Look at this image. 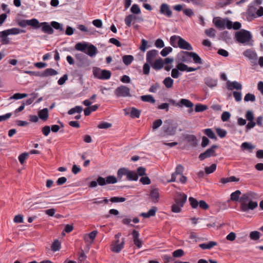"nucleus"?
I'll return each mask as SVG.
<instances>
[{
    "instance_id": "bb28decb",
    "label": "nucleus",
    "mask_w": 263,
    "mask_h": 263,
    "mask_svg": "<svg viewBox=\"0 0 263 263\" xmlns=\"http://www.w3.org/2000/svg\"><path fill=\"white\" fill-rule=\"evenodd\" d=\"M58 74V72L52 68H47L42 72V77H47L48 76H55Z\"/></svg>"
},
{
    "instance_id": "cd10ccee",
    "label": "nucleus",
    "mask_w": 263,
    "mask_h": 263,
    "mask_svg": "<svg viewBox=\"0 0 263 263\" xmlns=\"http://www.w3.org/2000/svg\"><path fill=\"white\" fill-rule=\"evenodd\" d=\"M128 169L125 167H122L119 168L117 171V178L119 181L121 180L123 176L127 177V174L128 172Z\"/></svg>"
},
{
    "instance_id": "4c0bfd02",
    "label": "nucleus",
    "mask_w": 263,
    "mask_h": 263,
    "mask_svg": "<svg viewBox=\"0 0 263 263\" xmlns=\"http://www.w3.org/2000/svg\"><path fill=\"white\" fill-rule=\"evenodd\" d=\"M204 133L210 139L216 140L217 139L214 132L211 128H206L204 130Z\"/></svg>"
},
{
    "instance_id": "338daca9",
    "label": "nucleus",
    "mask_w": 263,
    "mask_h": 263,
    "mask_svg": "<svg viewBox=\"0 0 263 263\" xmlns=\"http://www.w3.org/2000/svg\"><path fill=\"white\" fill-rule=\"evenodd\" d=\"M150 65L148 63L146 62L143 65V73L145 75H148L150 71Z\"/></svg>"
},
{
    "instance_id": "2f4dec72",
    "label": "nucleus",
    "mask_w": 263,
    "mask_h": 263,
    "mask_svg": "<svg viewBox=\"0 0 263 263\" xmlns=\"http://www.w3.org/2000/svg\"><path fill=\"white\" fill-rule=\"evenodd\" d=\"M88 44L87 43H78L75 45V49L78 51L85 52Z\"/></svg>"
},
{
    "instance_id": "6ab92c4d",
    "label": "nucleus",
    "mask_w": 263,
    "mask_h": 263,
    "mask_svg": "<svg viewBox=\"0 0 263 263\" xmlns=\"http://www.w3.org/2000/svg\"><path fill=\"white\" fill-rule=\"evenodd\" d=\"M185 140L193 147H195L197 145V140L196 137L193 135H186L184 137Z\"/></svg>"
},
{
    "instance_id": "4468645a",
    "label": "nucleus",
    "mask_w": 263,
    "mask_h": 263,
    "mask_svg": "<svg viewBox=\"0 0 263 263\" xmlns=\"http://www.w3.org/2000/svg\"><path fill=\"white\" fill-rule=\"evenodd\" d=\"M99 184L100 186H103L106 185L105 178L99 176L97 179V181H92L89 183V187L91 188L95 187Z\"/></svg>"
},
{
    "instance_id": "c85d7f7f",
    "label": "nucleus",
    "mask_w": 263,
    "mask_h": 263,
    "mask_svg": "<svg viewBox=\"0 0 263 263\" xmlns=\"http://www.w3.org/2000/svg\"><path fill=\"white\" fill-rule=\"evenodd\" d=\"M8 34L6 30L0 32V37L1 38V42L3 44H9V40L7 37Z\"/></svg>"
},
{
    "instance_id": "de8ad7c7",
    "label": "nucleus",
    "mask_w": 263,
    "mask_h": 263,
    "mask_svg": "<svg viewBox=\"0 0 263 263\" xmlns=\"http://www.w3.org/2000/svg\"><path fill=\"white\" fill-rule=\"evenodd\" d=\"M118 179L114 176H108L105 178L106 184H114L117 182Z\"/></svg>"
},
{
    "instance_id": "a878e982",
    "label": "nucleus",
    "mask_w": 263,
    "mask_h": 263,
    "mask_svg": "<svg viewBox=\"0 0 263 263\" xmlns=\"http://www.w3.org/2000/svg\"><path fill=\"white\" fill-rule=\"evenodd\" d=\"M150 196L154 203L158 202L159 199L158 190L156 189L152 190L150 192Z\"/></svg>"
},
{
    "instance_id": "6e6552de",
    "label": "nucleus",
    "mask_w": 263,
    "mask_h": 263,
    "mask_svg": "<svg viewBox=\"0 0 263 263\" xmlns=\"http://www.w3.org/2000/svg\"><path fill=\"white\" fill-rule=\"evenodd\" d=\"M178 46L180 48L182 49H185L187 50H192L193 49L191 44L181 37H179V40L178 41Z\"/></svg>"
},
{
    "instance_id": "a211bd4d",
    "label": "nucleus",
    "mask_w": 263,
    "mask_h": 263,
    "mask_svg": "<svg viewBox=\"0 0 263 263\" xmlns=\"http://www.w3.org/2000/svg\"><path fill=\"white\" fill-rule=\"evenodd\" d=\"M87 51L85 53L90 57H94L98 52L97 47L92 44H89L86 48Z\"/></svg>"
},
{
    "instance_id": "f704fd0d",
    "label": "nucleus",
    "mask_w": 263,
    "mask_h": 263,
    "mask_svg": "<svg viewBox=\"0 0 263 263\" xmlns=\"http://www.w3.org/2000/svg\"><path fill=\"white\" fill-rule=\"evenodd\" d=\"M6 31L7 32L8 35H15L17 34L20 33H25L26 31L24 30H21L18 28H13L11 29H9L7 30H6Z\"/></svg>"
},
{
    "instance_id": "39448f33",
    "label": "nucleus",
    "mask_w": 263,
    "mask_h": 263,
    "mask_svg": "<svg viewBox=\"0 0 263 263\" xmlns=\"http://www.w3.org/2000/svg\"><path fill=\"white\" fill-rule=\"evenodd\" d=\"M115 94L117 97H126L131 96L130 89L124 85L117 87L115 90Z\"/></svg>"
},
{
    "instance_id": "774afa93",
    "label": "nucleus",
    "mask_w": 263,
    "mask_h": 263,
    "mask_svg": "<svg viewBox=\"0 0 263 263\" xmlns=\"http://www.w3.org/2000/svg\"><path fill=\"white\" fill-rule=\"evenodd\" d=\"M245 117L248 121H254V116L253 113L251 110H247L245 115Z\"/></svg>"
},
{
    "instance_id": "c03bdc74",
    "label": "nucleus",
    "mask_w": 263,
    "mask_h": 263,
    "mask_svg": "<svg viewBox=\"0 0 263 263\" xmlns=\"http://www.w3.org/2000/svg\"><path fill=\"white\" fill-rule=\"evenodd\" d=\"M28 25L31 26L34 28H39L40 27V23L36 18L28 20Z\"/></svg>"
},
{
    "instance_id": "8fccbe9b",
    "label": "nucleus",
    "mask_w": 263,
    "mask_h": 263,
    "mask_svg": "<svg viewBox=\"0 0 263 263\" xmlns=\"http://www.w3.org/2000/svg\"><path fill=\"white\" fill-rule=\"evenodd\" d=\"M97 234L98 231L97 230H94L88 234L85 235L84 237V239L85 240L87 241V238L89 237L90 239L92 240V241H93L96 238Z\"/></svg>"
},
{
    "instance_id": "72a5a7b5",
    "label": "nucleus",
    "mask_w": 263,
    "mask_h": 263,
    "mask_svg": "<svg viewBox=\"0 0 263 263\" xmlns=\"http://www.w3.org/2000/svg\"><path fill=\"white\" fill-rule=\"evenodd\" d=\"M241 194V193L239 190H236L231 194L230 200L233 201H238Z\"/></svg>"
},
{
    "instance_id": "2eb2a0df",
    "label": "nucleus",
    "mask_w": 263,
    "mask_h": 263,
    "mask_svg": "<svg viewBox=\"0 0 263 263\" xmlns=\"http://www.w3.org/2000/svg\"><path fill=\"white\" fill-rule=\"evenodd\" d=\"M243 54L248 58L250 60H251L253 62H256L257 60V53L251 49H247L245 50L243 52Z\"/></svg>"
},
{
    "instance_id": "6e6d98bb",
    "label": "nucleus",
    "mask_w": 263,
    "mask_h": 263,
    "mask_svg": "<svg viewBox=\"0 0 263 263\" xmlns=\"http://www.w3.org/2000/svg\"><path fill=\"white\" fill-rule=\"evenodd\" d=\"M189 201L192 208L196 209L198 207L199 202L195 198L190 197L189 198Z\"/></svg>"
},
{
    "instance_id": "b1692460",
    "label": "nucleus",
    "mask_w": 263,
    "mask_h": 263,
    "mask_svg": "<svg viewBox=\"0 0 263 263\" xmlns=\"http://www.w3.org/2000/svg\"><path fill=\"white\" fill-rule=\"evenodd\" d=\"M189 53H191V52L181 51L179 54L180 61L183 62H189L190 61L191 54H189Z\"/></svg>"
},
{
    "instance_id": "3c124183",
    "label": "nucleus",
    "mask_w": 263,
    "mask_h": 263,
    "mask_svg": "<svg viewBox=\"0 0 263 263\" xmlns=\"http://www.w3.org/2000/svg\"><path fill=\"white\" fill-rule=\"evenodd\" d=\"M208 109V106L201 104H197L195 105V111L197 112H202Z\"/></svg>"
},
{
    "instance_id": "423d86ee",
    "label": "nucleus",
    "mask_w": 263,
    "mask_h": 263,
    "mask_svg": "<svg viewBox=\"0 0 263 263\" xmlns=\"http://www.w3.org/2000/svg\"><path fill=\"white\" fill-rule=\"evenodd\" d=\"M174 199L175 203L180 204L181 206H184L186 202L187 195L183 193L177 192Z\"/></svg>"
},
{
    "instance_id": "0e129e2a",
    "label": "nucleus",
    "mask_w": 263,
    "mask_h": 263,
    "mask_svg": "<svg viewBox=\"0 0 263 263\" xmlns=\"http://www.w3.org/2000/svg\"><path fill=\"white\" fill-rule=\"evenodd\" d=\"M205 33L208 36L210 37L214 38L215 37V30L213 28L206 29Z\"/></svg>"
},
{
    "instance_id": "f03ea898",
    "label": "nucleus",
    "mask_w": 263,
    "mask_h": 263,
    "mask_svg": "<svg viewBox=\"0 0 263 263\" xmlns=\"http://www.w3.org/2000/svg\"><path fill=\"white\" fill-rule=\"evenodd\" d=\"M252 36L250 31L244 29L236 32L235 33V38L238 42L242 44L246 43L250 41Z\"/></svg>"
},
{
    "instance_id": "09e8293b",
    "label": "nucleus",
    "mask_w": 263,
    "mask_h": 263,
    "mask_svg": "<svg viewBox=\"0 0 263 263\" xmlns=\"http://www.w3.org/2000/svg\"><path fill=\"white\" fill-rule=\"evenodd\" d=\"M51 25L52 28H54L55 29L59 30L60 31H63L64 28L63 27V25L60 24L57 22L52 21L51 23Z\"/></svg>"
},
{
    "instance_id": "9b49d317",
    "label": "nucleus",
    "mask_w": 263,
    "mask_h": 263,
    "mask_svg": "<svg viewBox=\"0 0 263 263\" xmlns=\"http://www.w3.org/2000/svg\"><path fill=\"white\" fill-rule=\"evenodd\" d=\"M185 106L189 108V111L191 112L193 111V107L194 104L189 100L186 99H181L179 101V107Z\"/></svg>"
},
{
    "instance_id": "412c9836",
    "label": "nucleus",
    "mask_w": 263,
    "mask_h": 263,
    "mask_svg": "<svg viewBox=\"0 0 263 263\" xmlns=\"http://www.w3.org/2000/svg\"><path fill=\"white\" fill-rule=\"evenodd\" d=\"M227 87L229 90H233V89L241 90L242 89V85L240 83L236 81H233L232 82L228 81Z\"/></svg>"
},
{
    "instance_id": "a18cd8bd",
    "label": "nucleus",
    "mask_w": 263,
    "mask_h": 263,
    "mask_svg": "<svg viewBox=\"0 0 263 263\" xmlns=\"http://www.w3.org/2000/svg\"><path fill=\"white\" fill-rule=\"evenodd\" d=\"M189 54H191V58H193V61L195 63L200 64H202V60L196 53L191 52V53H189Z\"/></svg>"
},
{
    "instance_id": "20e7f679",
    "label": "nucleus",
    "mask_w": 263,
    "mask_h": 263,
    "mask_svg": "<svg viewBox=\"0 0 263 263\" xmlns=\"http://www.w3.org/2000/svg\"><path fill=\"white\" fill-rule=\"evenodd\" d=\"M217 148H218V145H217L214 144L212 145L209 148L199 155V159L200 160L202 161L207 158L216 156L215 149Z\"/></svg>"
},
{
    "instance_id": "aec40b11",
    "label": "nucleus",
    "mask_w": 263,
    "mask_h": 263,
    "mask_svg": "<svg viewBox=\"0 0 263 263\" xmlns=\"http://www.w3.org/2000/svg\"><path fill=\"white\" fill-rule=\"evenodd\" d=\"M124 240L125 238H123L122 239V241L119 244H113L111 247V250L115 253L120 252L124 247L125 243Z\"/></svg>"
},
{
    "instance_id": "37998d69",
    "label": "nucleus",
    "mask_w": 263,
    "mask_h": 263,
    "mask_svg": "<svg viewBox=\"0 0 263 263\" xmlns=\"http://www.w3.org/2000/svg\"><path fill=\"white\" fill-rule=\"evenodd\" d=\"M83 110V107L81 106H76L73 108H71L68 110V114L69 115H73L75 113L80 114Z\"/></svg>"
},
{
    "instance_id": "58836bf2",
    "label": "nucleus",
    "mask_w": 263,
    "mask_h": 263,
    "mask_svg": "<svg viewBox=\"0 0 263 263\" xmlns=\"http://www.w3.org/2000/svg\"><path fill=\"white\" fill-rule=\"evenodd\" d=\"M141 99L143 102H149L151 103H155V100L154 97L150 95H143L141 96Z\"/></svg>"
},
{
    "instance_id": "a19ab883",
    "label": "nucleus",
    "mask_w": 263,
    "mask_h": 263,
    "mask_svg": "<svg viewBox=\"0 0 263 263\" xmlns=\"http://www.w3.org/2000/svg\"><path fill=\"white\" fill-rule=\"evenodd\" d=\"M239 179L238 178H236L235 176H231L230 177L228 178H222L221 179V182H222L223 184L230 182H238L239 181Z\"/></svg>"
},
{
    "instance_id": "69168bd1",
    "label": "nucleus",
    "mask_w": 263,
    "mask_h": 263,
    "mask_svg": "<svg viewBox=\"0 0 263 263\" xmlns=\"http://www.w3.org/2000/svg\"><path fill=\"white\" fill-rule=\"evenodd\" d=\"M249 200V196L248 193L243 194L240 197L239 202H240V205L243 204H246V202Z\"/></svg>"
},
{
    "instance_id": "e433bc0d",
    "label": "nucleus",
    "mask_w": 263,
    "mask_h": 263,
    "mask_svg": "<svg viewBox=\"0 0 263 263\" xmlns=\"http://www.w3.org/2000/svg\"><path fill=\"white\" fill-rule=\"evenodd\" d=\"M134 59V57L132 55H125L122 57L123 62L126 65H130Z\"/></svg>"
},
{
    "instance_id": "1a4fd4ad",
    "label": "nucleus",
    "mask_w": 263,
    "mask_h": 263,
    "mask_svg": "<svg viewBox=\"0 0 263 263\" xmlns=\"http://www.w3.org/2000/svg\"><path fill=\"white\" fill-rule=\"evenodd\" d=\"M257 206V202L256 201H250L248 204H242L240 205V209L243 212H247L249 210H253Z\"/></svg>"
},
{
    "instance_id": "4be33fe9",
    "label": "nucleus",
    "mask_w": 263,
    "mask_h": 263,
    "mask_svg": "<svg viewBox=\"0 0 263 263\" xmlns=\"http://www.w3.org/2000/svg\"><path fill=\"white\" fill-rule=\"evenodd\" d=\"M158 208L156 206H153L147 213H142L140 216L142 217L148 218L151 216H154L156 215Z\"/></svg>"
},
{
    "instance_id": "393cba45",
    "label": "nucleus",
    "mask_w": 263,
    "mask_h": 263,
    "mask_svg": "<svg viewBox=\"0 0 263 263\" xmlns=\"http://www.w3.org/2000/svg\"><path fill=\"white\" fill-rule=\"evenodd\" d=\"M204 83L209 87L213 88L217 85V80L211 77L204 79Z\"/></svg>"
},
{
    "instance_id": "ea45409f",
    "label": "nucleus",
    "mask_w": 263,
    "mask_h": 263,
    "mask_svg": "<svg viewBox=\"0 0 263 263\" xmlns=\"http://www.w3.org/2000/svg\"><path fill=\"white\" fill-rule=\"evenodd\" d=\"M141 112V111L140 110L133 107L131 108L130 116L132 118H138L140 116Z\"/></svg>"
},
{
    "instance_id": "5fc2aeb1",
    "label": "nucleus",
    "mask_w": 263,
    "mask_h": 263,
    "mask_svg": "<svg viewBox=\"0 0 263 263\" xmlns=\"http://www.w3.org/2000/svg\"><path fill=\"white\" fill-rule=\"evenodd\" d=\"M183 206H181L180 204H177L175 202L173 204H172L171 207V210L174 213H179L181 211V208Z\"/></svg>"
},
{
    "instance_id": "79ce46f5",
    "label": "nucleus",
    "mask_w": 263,
    "mask_h": 263,
    "mask_svg": "<svg viewBox=\"0 0 263 263\" xmlns=\"http://www.w3.org/2000/svg\"><path fill=\"white\" fill-rule=\"evenodd\" d=\"M174 80L170 77H167L163 81V83L167 88H171L173 87Z\"/></svg>"
},
{
    "instance_id": "864d4df0",
    "label": "nucleus",
    "mask_w": 263,
    "mask_h": 263,
    "mask_svg": "<svg viewBox=\"0 0 263 263\" xmlns=\"http://www.w3.org/2000/svg\"><path fill=\"white\" fill-rule=\"evenodd\" d=\"M260 234L258 231H252L250 233V238L253 240H257L260 238Z\"/></svg>"
},
{
    "instance_id": "dca6fc26",
    "label": "nucleus",
    "mask_w": 263,
    "mask_h": 263,
    "mask_svg": "<svg viewBox=\"0 0 263 263\" xmlns=\"http://www.w3.org/2000/svg\"><path fill=\"white\" fill-rule=\"evenodd\" d=\"M158 54V51L157 50L153 49L147 51L146 53V62L152 64L154 59Z\"/></svg>"
},
{
    "instance_id": "c756f323",
    "label": "nucleus",
    "mask_w": 263,
    "mask_h": 263,
    "mask_svg": "<svg viewBox=\"0 0 263 263\" xmlns=\"http://www.w3.org/2000/svg\"><path fill=\"white\" fill-rule=\"evenodd\" d=\"M126 179L129 181H137L138 179V174L134 171L128 170Z\"/></svg>"
},
{
    "instance_id": "9d476101",
    "label": "nucleus",
    "mask_w": 263,
    "mask_h": 263,
    "mask_svg": "<svg viewBox=\"0 0 263 263\" xmlns=\"http://www.w3.org/2000/svg\"><path fill=\"white\" fill-rule=\"evenodd\" d=\"M160 12L161 14L165 15L168 17H171L172 15V11L169 6L165 3L160 6Z\"/></svg>"
},
{
    "instance_id": "0eeeda50",
    "label": "nucleus",
    "mask_w": 263,
    "mask_h": 263,
    "mask_svg": "<svg viewBox=\"0 0 263 263\" xmlns=\"http://www.w3.org/2000/svg\"><path fill=\"white\" fill-rule=\"evenodd\" d=\"M75 57L77 60L80 62V63L78 64V67H82L88 64V58L85 54L83 53H78L75 55Z\"/></svg>"
},
{
    "instance_id": "c9c22d12",
    "label": "nucleus",
    "mask_w": 263,
    "mask_h": 263,
    "mask_svg": "<svg viewBox=\"0 0 263 263\" xmlns=\"http://www.w3.org/2000/svg\"><path fill=\"white\" fill-rule=\"evenodd\" d=\"M256 8L254 6H250L247 10L248 15L253 18H256Z\"/></svg>"
},
{
    "instance_id": "7ed1b4c3",
    "label": "nucleus",
    "mask_w": 263,
    "mask_h": 263,
    "mask_svg": "<svg viewBox=\"0 0 263 263\" xmlns=\"http://www.w3.org/2000/svg\"><path fill=\"white\" fill-rule=\"evenodd\" d=\"M93 74L95 78L101 80H107L111 77L110 71L105 69L101 70L98 67L93 69Z\"/></svg>"
},
{
    "instance_id": "680f3d73",
    "label": "nucleus",
    "mask_w": 263,
    "mask_h": 263,
    "mask_svg": "<svg viewBox=\"0 0 263 263\" xmlns=\"http://www.w3.org/2000/svg\"><path fill=\"white\" fill-rule=\"evenodd\" d=\"M112 124L110 123L102 122H101L98 125V127L100 129H107L111 127Z\"/></svg>"
},
{
    "instance_id": "f8f14e48",
    "label": "nucleus",
    "mask_w": 263,
    "mask_h": 263,
    "mask_svg": "<svg viewBox=\"0 0 263 263\" xmlns=\"http://www.w3.org/2000/svg\"><path fill=\"white\" fill-rule=\"evenodd\" d=\"M40 27H41L42 31L44 33L52 34L54 32L51 24L49 25L47 22L41 23Z\"/></svg>"
},
{
    "instance_id": "e2e57ef3",
    "label": "nucleus",
    "mask_w": 263,
    "mask_h": 263,
    "mask_svg": "<svg viewBox=\"0 0 263 263\" xmlns=\"http://www.w3.org/2000/svg\"><path fill=\"white\" fill-rule=\"evenodd\" d=\"M184 251L182 249H178L173 253V256L174 257L178 258L181 257L184 255Z\"/></svg>"
},
{
    "instance_id": "603ef678",
    "label": "nucleus",
    "mask_w": 263,
    "mask_h": 263,
    "mask_svg": "<svg viewBox=\"0 0 263 263\" xmlns=\"http://www.w3.org/2000/svg\"><path fill=\"white\" fill-rule=\"evenodd\" d=\"M135 15L133 14H129L127 15L125 18V23L128 27L131 26V23L132 21H135Z\"/></svg>"
},
{
    "instance_id": "49530a36",
    "label": "nucleus",
    "mask_w": 263,
    "mask_h": 263,
    "mask_svg": "<svg viewBox=\"0 0 263 263\" xmlns=\"http://www.w3.org/2000/svg\"><path fill=\"white\" fill-rule=\"evenodd\" d=\"M61 248V243L58 240H55L52 243L51 249L53 252L59 251Z\"/></svg>"
},
{
    "instance_id": "13d9d810",
    "label": "nucleus",
    "mask_w": 263,
    "mask_h": 263,
    "mask_svg": "<svg viewBox=\"0 0 263 263\" xmlns=\"http://www.w3.org/2000/svg\"><path fill=\"white\" fill-rule=\"evenodd\" d=\"M216 168V164H212L209 167H205V173L206 174H210L211 173H212L214 172Z\"/></svg>"
},
{
    "instance_id": "052dcab7",
    "label": "nucleus",
    "mask_w": 263,
    "mask_h": 263,
    "mask_svg": "<svg viewBox=\"0 0 263 263\" xmlns=\"http://www.w3.org/2000/svg\"><path fill=\"white\" fill-rule=\"evenodd\" d=\"M86 258L87 256L86 255L84 251L83 250H81L78 257L79 262L80 263L84 262L86 260Z\"/></svg>"
},
{
    "instance_id": "f257e3e1",
    "label": "nucleus",
    "mask_w": 263,
    "mask_h": 263,
    "mask_svg": "<svg viewBox=\"0 0 263 263\" xmlns=\"http://www.w3.org/2000/svg\"><path fill=\"white\" fill-rule=\"evenodd\" d=\"M177 126L175 125L173 121L168 119L164 121V124L162 127L163 133L166 136H173L176 133Z\"/></svg>"
},
{
    "instance_id": "5701e85b",
    "label": "nucleus",
    "mask_w": 263,
    "mask_h": 263,
    "mask_svg": "<svg viewBox=\"0 0 263 263\" xmlns=\"http://www.w3.org/2000/svg\"><path fill=\"white\" fill-rule=\"evenodd\" d=\"M151 65L153 69L156 70H159L164 67V63L162 59L160 58L159 59H157L154 63L153 62Z\"/></svg>"
},
{
    "instance_id": "ddd939ff",
    "label": "nucleus",
    "mask_w": 263,
    "mask_h": 263,
    "mask_svg": "<svg viewBox=\"0 0 263 263\" xmlns=\"http://www.w3.org/2000/svg\"><path fill=\"white\" fill-rule=\"evenodd\" d=\"M184 171L183 166L181 164H178L177 165L176 167V170L174 173L172 174L171 179L168 180V182H175L176 179V176L178 175H182L183 174V172Z\"/></svg>"
},
{
    "instance_id": "7c9ffc66",
    "label": "nucleus",
    "mask_w": 263,
    "mask_h": 263,
    "mask_svg": "<svg viewBox=\"0 0 263 263\" xmlns=\"http://www.w3.org/2000/svg\"><path fill=\"white\" fill-rule=\"evenodd\" d=\"M39 118L44 121L47 120L48 118V110L47 108H44L40 110L38 112Z\"/></svg>"
},
{
    "instance_id": "4d7b16f0",
    "label": "nucleus",
    "mask_w": 263,
    "mask_h": 263,
    "mask_svg": "<svg viewBox=\"0 0 263 263\" xmlns=\"http://www.w3.org/2000/svg\"><path fill=\"white\" fill-rule=\"evenodd\" d=\"M173 50V49L171 47H166L164 48L160 52L161 55L165 57H166L168 54H169L170 52H171Z\"/></svg>"
},
{
    "instance_id": "f3484780",
    "label": "nucleus",
    "mask_w": 263,
    "mask_h": 263,
    "mask_svg": "<svg viewBox=\"0 0 263 263\" xmlns=\"http://www.w3.org/2000/svg\"><path fill=\"white\" fill-rule=\"evenodd\" d=\"M132 235L134 244L138 248H140L142 245V241L139 239V233L136 230H133Z\"/></svg>"
},
{
    "instance_id": "bf43d9fd",
    "label": "nucleus",
    "mask_w": 263,
    "mask_h": 263,
    "mask_svg": "<svg viewBox=\"0 0 263 263\" xmlns=\"http://www.w3.org/2000/svg\"><path fill=\"white\" fill-rule=\"evenodd\" d=\"M244 101L245 102H254L255 101V96L254 95L250 93H247L244 98Z\"/></svg>"
},
{
    "instance_id": "473e14b6",
    "label": "nucleus",
    "mask_w": 263,
    "mask_h": 263,
    "mask_svg": "<svg viewBox=\"0 0 263 263\" xmlns=\"http://www.w3.org/2000/svg\"><path fill=\"white\" fill-rule=\"evenodd\" d=\"M213 23L217 28H224L226 27V20H222L220 19L214 18L213 20Z\"/></svg>"
}]
</instances>
